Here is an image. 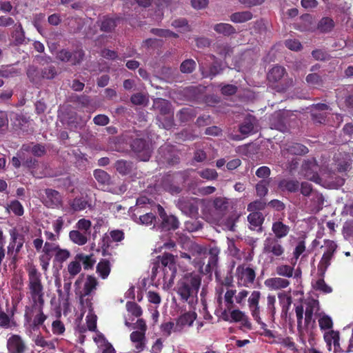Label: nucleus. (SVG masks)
<instances>
[{
	"label": "nucleus",
	"mask_w": 353,
	"mask_h": 353,
	"mask_svg": "<svg viewBox=\"0 0 353 353\" xmlns=\"http://www.w3.org/2000/svg\"><path fill=\"white\" fill-rule=\"evenodd\" d=\"M27 271L30 303L25 307L24 321L33 331L47 330L45 322L48 316L44 313L45 292L41 273L33 265Z\"/></svg>",
	"instance_id": "obj_1"
},
{
	"label": "nucleus",
	"mask_w": 353,
	"mask_h": 353,
	"mask_svg": "<svg viewBox=\"0 0 353 353\" xmlns=\"http://www.w3.org/2000/svg\"><path fill=\"white\" fill-rule=\"evenodd\" d=\"M201 283L202 276L200 273L194 271L186 272L176 282L174 291L181 303L188 305L190 309L195 310Z\"/></svg>",
	"instance_id": "obj_2"
},
{
	"label": "nucleus",
	"mask_w": 353,
	"mask_h": 353,
	"mask_svg": "<svg viewBox=\"0 0 353 353\" xmlns=\"http://www.w3.org/2000/svg\"><path fill=\"white\" fill-rule=\"evenodd\" d=\"M162 272L165 283H173L176 273V266L174 256L171 253L165 252L157 256L152 267V276H158Z\"/></svg>",
	"instance_id": "obj_3"
},
{
	"label": "nucleus",
	"mask_w": 353,
	"mask_h": 353,
	"mask_svg": "<svg viewBox=\"0 0 353 353\" xmlns=\"http://www.w3.org/2000/svg\"><path fill=\"white\" fill-rule=\"evenodd\" d=\"M267 79L270 85L279 92H285L293 82L288 77L285 68L280 65H274L268 71Z\"/></svg>",
	"instance_id": "obj_4"
},
{
	"label": "nucleus",
	"mask_w": 353,
	"mask_h": 353,
	"mask_svg": "<svg viewBox=\"0 0 353 353\" xmlns=\"http://www.w3.org/2000/svg\"><path fill=\"white\" fill-rule=\"evenodd\" d=\"M261 293L260 291L254 290L248 299V307L251 316L254 321L261 325L263 330L266 331L267 324L263 323L260 316V299Z\"/></svg>",
	"instance_id": "obj_5"
},
{
	"label": "nucleus",
	"mask_w": 353,
	"mask_h": 353,
	"mask_svg": "<svg viewBox=\"0 0 353 353\" xmlns=\"http://www.w3.org/2000/svg\"><path fill=\"white\" fill-rule=\"evenodd\" d=\"M131 150L134 152L138 158L143 161L149 160L152 150L150 143L145 138H135L130 143Z\"/></svg>",
	"instance_id": "obj_6"
},
{
	"label": "nucleus",
	"mask_w": 353,
	"mask_h": 353,
	"mask_svg": "<svg viewBox=\"0 0 353 353\" xmlns=\"http://www.w3.org/2000/svg\"><path fill=\"white\" fill-rule=\"evenodd\" d=\"M255 276V271L250 267L239 265L236 268V277H237V285L239 286H250L254 283Z\"/></svg>",
	"instance_id": "obj_7"
},
{
	"label": "nucleus",
	"mask_w": 353,
	"mask_h": 353,
	"mask_svg": "<svg viewBox=\"0 0 353 353\" xmlns=\"http://www.w3.org/2000/svg\"><path fill=\"white\" fill-rule=\"evenodd\" d=\"M8 303H6V312L0 306V327L4 329H12L17 326L14 320V314L17 312V303H12L10 308L8 307Z\"/></svg>",
	"instance_id": "obj_8"
},
{
	"label": "nucleus",
	"mask_w": 353,
	"mask_h": 353,
	"mask_svg": "<svg viewBox=\"0 0 353 353\" xmlns=\"http://www.w3.org/2000/svg\"><path fill=\"white\" fill-rule=\"evenodd\" d=\"M325 246L326 250L324 252L318 266L319 272H320L321 276H324L327 268L330 265V261L333 257L334 253L337 249V245L331 240H325Z\"/></svg>",
	"instance_id": "obj_9"
},
{
	"label": "nucleus",
	"mask_w": 353,
	"mask_h": 353,
	"mask_svg": "<svg viewBox=\"0 0 353 353\" xmlns=\"http://www.w3.org/2000/svg\"><path fill=\"white\" fill-rule=\"evenodd\" d=\"M85 52L82 49H77L72 52L63 49L57 54V58L63 62H69L71 65H79L82 62Z\"/></svg>",
	"instance_id": "obj_10"
},
{
	"label": "nucleus",
	"mask_w": 353,
	"mask_h": 353,
	"mask_svg": "<svg viewBox=\"0 0 353 353\" xmlns=\"http://www.w3.org/2000/svg\"><path fill=\"white\" fill-rule=\"evenodd\" d=\"M178 207L184 214L194 216L198 213V199L194 197H181L176 202Z\"/></svg>",
	"instance_id": "obj_11"
},
{
	"label": "nucleus",
	"mask_w": 353,
	"mask_h": 353,
	"mask_svg": "<svg viewBox=\"0 0 353 353\" xmlns=\"http://www.w3.org/2000/svg\"><path fill=\"white\" fill-rule=\"evenodd\" d=\"M8 353H26L28 345L19 334H12L7 341Z\"/></svg>",
	"instance_id": "obj_12"
},
{
	"label": "nucleus",
	"mask_w": 353,
	"mask_h": 353,
	"mask_svg": "<svg viewBox=\"0 0 353 353\" xmlns=\"http://www.w3.org/2000/svg\"><path fill=\"white\" fill-rule=\"evenodd\" d=\"M46 198L43 204L51 209H59L63 205V196L59 191L54 189L45 190Z\"/></svg>",
	"instance_id": "obj_13"
},
{
	"label": "nucleus",
	"mask_w": 353,
	"mask_h": 353,
	"mask_svg": "<svg viewBox=\"0 0 353 353\" xmlns=\"http://www.w3.org/2000/svg\"><path fill=\"white\" fill-rule=\"evenodd\" d=\"M10 241L8 245V253H20L25 242L23 234L17 232L16 229H12L10 231Z\"/></svg>",
	"instance_id": "obj_14"
},
{
	"label": "nucleus",
	"mask_w": 353,
	"mask_h": 353,
	"mask_svg": "<svg viewBox=\"0 0 353 353\" xmlns=\"http://www.w3.org/2000/svg\"><path fill=\"white\" fill-rule=\"evenodd\" d=\"M197 317L198 314L192 309L182 314L176 319L174 332H180L185 326H191Z\"/></svg>",
	"instance_id": "obj_15"
},
{
	"label": "nucleus",
	"mask_w": 353,
	"mask_h": 353,
	"mask_svg": "<svg viewBox=\"0 0 353 353\" xmlns=\"http://www.w3.org/2000/svg\"><path fill=\"white\" fill-rule=\"evenodd\" d=\"M264 252L270 253L274 256H281L284 254L285 249L276 238L268 237L264 241Z\"/></svg>",
	"instance_id": "obj_16"
},
{
	"label": "nucleus",
	"mask_w": 353,
	"mask_h": 353,
	"mask_svg": "<svg viewBox=\"0 0 353 353\" xmlns=\"http://www.w3.org/2000/svg\"><path fill=\"white\" fill-rule=\"evenodd\" d=\"M162 187L164 190L171 194H178L182 191L180 184L176 181V176L173 174H168L163 176Z\"/></svg>",
	"instance_id": "obj_17"
},
{
	"label": "nucleus",
	"mask_w": 353,
	"mask_h": 353,
	"mask_svg": "<svg viewBox=\"0 0 353 353\" xmlns=\"http://www.w3.org/2000/svg\"><path fill=\"white\" fill-rule=\"evenodd\" d=\"M220 252V248L216 245L209 248L208 252V254L209 256L208 264L203 270L204 274H210L212 270L217 267V265L219 264V256Z\"/></svg>",
	"instance_id": "obj_18"
},
{
	"label": "nucleus",
	"mask_w": 353,
	"mask_h": 353,
	"mask_svg": "<svg viewBox=\"0 0 353 353\" xmlns=\"http://www.w3.org/2000/svg\"><path fill=\"white\" fill-rule=\"evenodd\" d=\"M318 169V164L314 159H307L304 161L302 165V172L305 176L311 181H316L319 179V174L316 172Z\"/></svg>",
	"instance_id": "obj_19"
},
{
	"label": "nucleus",
	"mask_w": 353,
	"mask_h": 353,
	"mask_svg": "<svg viewBox=\"0 0 353 353\" xmlns=\"http://www.w3.org/2000/svg\"><path fill=\"white\" fill-rule=\"evenodd\" d=\"M10 36L15 46H21L26 43V33L21 23L18 22L14 25Z\"/></svg>",
	"instance_id": "obj_20"
},
{
	"label": "nucleus",
	"mask_w": 353,
	"mask_h": 353,
	"mask_svg": "<svg viewBox=\"0 0 353 353\" xmlns=\"http://www.w3.org/2000/svg\"><path fill=\"white\" fill-rule=\"evenodd\" d=\"M248 221L251 230H256L259 232L263 230L262 225L265 221V217L262 212H251L248 216Z\"/></svg>",
	"instance_id": "obj_21"
},
{
	"label": "nucleus",
	"mask_w": 353,
	"mask_h": 353,
	"mask_svg": "<svg viewBox=\"0 0 353 353\" xmlns=\"http://www.w3.org/2000/svg\"><path fill=\"white\" fill-rule=\"evenodd\" d=\"M278 188L282 192H296L300 189V183L295 179H283L279 181Z\"/></svg>",
	"instance_id": "obj_22"
},
{
	"label": "nucleus",
	"mask_w": 353,
	"mask_h": 353,
	"mask_svg": "<svg viewBox=\"0 0 353 353\" xmlns=\"http://www.w3.org/2000/svg\"><path fill=\"white\" fill-rule=\"evenodd\" d=\"M290 230V228L284 224L283 221L279 220L274 221L272 225V231L274 234L273 238H277V239H281L288 236Z\"/></svg>",
	"instance_id": "obj_23"
},
{
	"label": "nucleus",
	"mask_w": 353,
	"mask_h": 353,
	"mask_svg": "<svg viewBox=\"0 0 353 353\" xmlns=\"http://www.w3.org/2000/svg\"><path fill=\"white\" fill-rule=\"evenodd\" d=\"M265 286L270 290H281L287 288L290 283L288 280L281 277H273L268 279L264 282Z\"/></svg>",
	"instance_id": "obj_24"
},
{
	"label": "nucleus",
	"mask_w": 353,
	"mask_h": 353,
	"mask_svg": "<svg viewBox=\"0 0 353 353\" xmlns=\"http://www.w3.org/2000/svg\"><path fill=\"white\" fill-rule=\"evenodd\" d=\"M275 272L279 276L284 278H291L294 276V278L297 279L299 276L297 269L294 270V266H290V265H279L275 268Z\"/></svg>",
	"instance_id": "obj_25"
},
{
	"label": "nucleus",
	"mask_w": 353,
	"mask_h": 353,
	"mask_svg": "<svg viewBox=\"0 0 353 353\" xmlns=\"http://www.w3.org/2000/svg\"><path fill=\"white\" fill-rule=\"evenodd\" d=\"M120 20L121 18L119 17H103L101 20L100 29L101 31L105 32H112L114 30L115 27L118 26V23Z\"/></svg>",
	"instance_id": "obj_26"
},
{
	"label": "nucleus",
	"mask_w": 353,
	"mask_h": 353,
	"mask_svg": "<svg viewBox=\"0 0 353 353\" xmlns=\"http://www.w3.org/2000/svg\"><path fill=\"white\" fill-rule=\"evenodd\" d=\"M196 115V112L192 107L183 108L176 114V117L181 123L191 121Z\"/></svg>",
	"instance_id": "obj_27"
},
{
	"label": "nucleus",
	"mask_w": 353,
	"mask_h": 353,
	"mask_svg": "<svg viewBox=\"0 0 353 353\" xmlns=\"http://www.w3.org/2000/svg\"><path fill=\"white\" fill-rule=\"evenodd\" d=\"M214 32L224 37H230L236 33L235 28L230 23H219L213 26Z\"/></svg>",
	"instance_id": "obj_28"
},
{
	"label": "nucleus",
	"mask_w": 353,
	"mask_h": 353,
	"mask_svg": "<svg viewBox=\"0 0 353 353\" xmlns=\"http://www.w3.org/2000/svg\"><path fill=\"white\" fill-rule=\"evenodd\" d=\"M211 59L213 60L212 63L210 65L208 74H203L205 77H210L211 79L219 75V74H221L223 68H222V64L217 60V57L215 55H210Z\"/></svg>",
	"instance_id": "obj_29"
},
{
	"label": "nucleus",
	"mask_w": 353,
	"mask_h": 353,
	"mask_svg": "<svg viewBox=\"0 0 353 353\" xmlns=\"http://www.w3.org/2000/svg\"><path fill=\"white\" fill-rule=\"evenodd\" d=\"M133 168V163L131 161L121 159L117 160L114 164L115 170L122 175L130 174Z\"/></svg>",
	"instance_id": "obj_30"
},
{
	"label": "nucleus",
	"mask_w": 353,
	"mask_h": 353,
	"mask_svg": "<svg viewBox=\"0 0 353 353\" xmlns=\"http://www.w3.org/2000/svg\"><path fill=\"white\" fill-rule=\"evenodd\" d=\"M305 81L309 86L313 88H320L323 86L324 81L319 73H309Z\"/></svg>",
	"instance_id": "obj_31"
},
{
	"label": "nucleus",
	"mask_w": 353,
	"mask_h": 353,
	"mask_svg": "<svg viewBox=\"0 0 353 353\" xmlns=\"http://www.w3.org/2000/svg\"><path fill=\"white\" fill-rule=\"evenodd\" d=\"M70 240L77 245H84L88 242V238L85 234L81 233L78 230H72L69 232Z\"/></svg>",
	"instance_id": "obj_32"
},
{
	"label": "nucleus",
	"mask_w": 353,
	"mask_h": 353,
	"mask_svg": "<svg viewBox=\"0 0 353 353\" xmlns=\"http://www.w3.org/2000/svg\"><path fill=\"white\" fill-rule=\"evenodd\" d=\"M161 219V228L163 230H174L179 227V219L174 215H167Z\"/></svg>",
	"instance_id": "obj_33"
},
{
	"label": "nucleus",
	"mask_w": 353,
	"mask_h": 353,
	"mask_svg": "<svg viewBox=\"0 0 353 353\" xmlns=\"http://www.w3.org/2000/svg\"><path fill=\"white\" fill-rule=\"evenodd\" d=\"M132 219L136 223L148 226L151 225L154 222L156 216L152 212H145L144 214L139 216L134 214Z\"/></svg>",
	"instance_id": "obj_34"
},
{
	"label": "nucleus",
	"mask_w": 353,
	"mask_h": 353,
	"mask_svg": "<svg viewBox=\"0 0 353 353\" xmlns=\"http://www.w3.org/2000/svg\"><path fill=\"white\" fill-rule=\"evenodd\" d=\"M156 108L159 111V116L173 114L171 112L170 103L165 99H159L158 101L154 102Z\"/></svg>",
	"instance_id": "obj_35"
},
{
	"label": "nucleus",
	"mask_w": 353,
	"mask_h": 353,
	"mask_svg": "<svg viewBox=\"0 0 353 353\" xmlns=\"http://www.w3.org/2000/svg\"><path fill=\"white\" fill-rule=\"evenodd\" d=\"M254 117L249 116L245 117L243 123L240 125L239 132L243 134H248L254 131Z\"/></svg>",
	"instance_id": "obj_36"
},
{
	"label": "nucleus",
	"mask_w": 353,
	"mask_h": 353,
	"mask_svg": "<svg viewBox=\"0 0 353 353\" xmlns=\"http://www.w3.org/2000/svg\"><path fill=\"white\" fill-rule=\"evenodd\" d=\"M70 206L74 211H81L87 208H91L88 201L82 197H75L70 202Z\"/></svg>",
	"instance_id": "obj_37"
},
{
	"label": "nucleus",
	"mask_w": 353,
	"mask_h": 353,
	"mask_svg": "<svg viewBox=\"0 0 353 353\" xmlns=\"http://www.w3.org/2000/svg\"><path fill=\"white\" fill-rule=\"evenodd\" d=\"M252 18V14L250 11L237 12L230 16V19L234 23H245Z\"/></svg>",
	"instance_id": "obj_38"
},
{
	"label": "nucleus",
	"mask_w": 353,
	"mask_h": 353,
	"mask_svg": "<svg viewBox=\"0 0 353 353\" xmlns=\"http://www.w3.org/2000/svg\"><path fill=\"white\" fill-rule=\"evenodd\" d=\"M75 259H79L80 264H83L85 270L92 269L95 263V260L92 257V254L86 255L83 253L76 254Z\"/></svg>",
	"instance_id": "obj_39"
},
{
	"label": "nucleus",
	"mask_w": 353,
	"mask_h": 353,
	"mask_svg": "<svg viewBox=\"0 0 353 353\" xmlns=\"http://www.w3.org/2000/svg\"><path fill=\"white\" fill-rule=\"evenodd\" d=\"M214 52L226 58L232 54V48L228 43H216L214 45Z\"/></svg>",
	"instance_id": "obj_40"
},
{
	"label": "nucleus",
	"mask_w": 353,
	"mask_h": 353,
	"mask_svg": "<svg viewBox=\"0 0 353 353\" xmlns=\"http://www.w3.org/2000/svg\"><path fill=\"white\" fill-rule=\"evenodd\" d=\"M334 26L333 19L329 17H324L319 21L317 28L321 32L327 33L330 32Z\"/></svg>",
	"instance_id": "obj_41"
},
{
	"label": "nucleus",
	"mask_w": 353,
	"mask_h": 353,
	"mask_svg": "<svg viewBox=\"0 0 353 353\" xmlns=\"http://www.w3.org/2000/svg\"><path fill=\"white\" fill-rule=\"evenodd\" d=\"M96 270L102 279H106L110 272V264L108 259H102L96 266Z\"/></svg>",
	"instance_id": "obj_42"
},
{
	"label": "nucleus",
	"mask_w": 353,
	"mask_h": 353,
	"mask_svg": "<svg viewBox=\"0 0 353 353\" xmlns=\"http://www.w3.org/2000/svg\"><path fill=\"white\" fill-rule=\"evenodd\" d=\"M288 153L294 155H304L309 152L308 148L299 143H293L288 147Z\"/></svg>",
	"instance_id": "obj_43"
},
{
	"label": "nucleus",
	"mask_w": 353,
	"mask_h": 353,
	"mask_svg": "<svg viewBox=\"0 0 353 353\" xmlns=\"http://www.w3.org/2000/svg\"><path fill=\"white\" fill-rule=\"evenodd\" d=\"M95 180L103 185H109L110 176L106 171L103 170H94L93 173Z\"/></svg>",
	"instance_id": "obj_44"
},
{
	"label": "nucleus",
	"mask_w": 353,
	"mask_h": 353,
	"mask_svg": "<svg viewBox=\"0 0 353 353\" xmlns=\"http://www.w3.org/2000/svg\"><path fill=\"white\" fill-rule=\"evenodd\" d=\"M275 303L276 298L274 295L268 294L267 296V315L268 316V319L270 321H273L274 318V314L276 312L275 309Z\"/></svg>",
	"instance_id": "obj_45"
},
{
	"label": "nucleus",
	"mask_w": 353,
	"mask_h": 353,
	"mask_svg": "<svg viewBox=\"0 0 353 353\" xmlns=\"http://www.w3.org/2000/svg\"><path fill=\"white\" fill-rule=\"evenodd\" d=\"M270 183V179L261 180L255 186L256 195L261 198L264 197L268 192V187Z\"/></svg>",
	"instance_id": "obj_46"
},
{
	"label": "nucleus",
	"mask_w": 353,
	"mask_h": 353,
	"mask_svg": "<svg viewBox=\"0 0 353 353\" xmlns=\"http://www.w3.org/2000/svg\"><path fill=\"white\" fill-rule=\"evenodd\" d=\"M7 210H10L12 213L17 216H21L24 214V208L20 201L17 200H12L8 205Z\"/></svg>",
	"instance_id": "obj_47"
},
{
	"label": "nucleus",
	"mask_w": 353,
	"mask_h": 353,
	"mask_svg": "<svg viewBox=\"0 0 353 353\" xmlns=\"http://www.w3.org/2000/svg\"><path fill=\"white\" fill-rule=\"evenodd\" d=\"M33 341L37 346L41 347L43 348L47 347L49 350L55 349L54 342L47 341L41 334L37 335Z\"/></svg>",
	"instance_id": "obj_48"
},
{
	"label": "nucleus",
	"mask_w": 353,
	"mask_h": 353,
	"mask_svg": "<svg viewBox=\"0 0 353 353\" xmlns=\"http://www.w3.org/2000/svg\"><path fill=\"white\" fill-rule=\"evenodd\" d=\"M70 256V252L68 249L59 248L54 254V261L57 263H63Z\"/></svg>",
	"instance_id": "obj_49"
},
{
	"label": "nucleus",
	"mask_w": 353,
	"mask_h": 353,
	"mask_svg": "<svg viewBox=\"0 0 353 353\" xmlns=\"http://www.w3.org/2000/svg\"><path fill=\"white\" fill-rule=\"evenodd\" d=\"M27 75L30 81L32 83H37L43 79L41 72L34 66H30L28 69Z\"/></svg>",
	"instance_id": "obj_50"
},
{
	"label": "nucleus",
	"mask_w": 353,
	"mask_h": 353,
	"mask_svg": "<svg viewBox=\"0 0 353 353\" xmlns=\"http://www.w3.org/2000/svg\"><path fill=\"white\" fill-rule=\"evenodd\" d=\"M126 308L128 312L137 318L141 316L143 314V310L141 305L134 302H127Z\"/></svg>",
	"instance_id": "obj_51"
},
{
	"label": "nucleus",
	"mask_w": 353,
	"mask_h": 353,
	"mask_svg": "<svg viewBox=\"0 0 353 353\" xmlns=\"http://www.w3.org/2000/svg\"><path fill=\"white\" fill-rule=\"evenodd\" d=\"M20 72L11 65H3L0 68V77L9 78L18 76Z\"/></svg>",
	"instance_id": "obj_52"
},
{
	"label": "nucleus",
	"mask_w": 353,
	"mask_h": 353,
	"mask_svg": "<svg viewBox=\"0 0 353 353\" xmlns=\"http://www.w3.org/2000/svg\"><path fill=\"white\" fill-rule=\"evenodd\" d=\"M195 67V61L192 59H188L181 63L180 70L183 74H190L194 70Z\"/></svg>",
	"instance_id": "obj_53"
},
{
	"label": "nucleus",
	"mask_w": 353,
	"mask_h": 353,
	"mask_svg": "<svg viewBox=\"0 0 353 353\" xmlns=\"http://www.w3.org/2000/svg\"><path fill=\"white\" fill-rule=\"evenodd\" d=\"M97 285V282L96 279L92 276H88L83 288L84 296L89 295L92 291L96 288Z\"/></svg>",
	"instance_id": "obj_54"
},
{
	"label": "nucleus",
	"mask_w": 353,
	"mask_h": 353,
	"mask_svg": "<svg viewBox=\"0 0 353 353\" xmlns=\"http://www.w3.org/2000/svg\"><path fill=\"white\" fill-rule=\"evenodd\" d=\"M82 267L81 264L79 263V261L78 259H75L71 261L68 265V271L71 277H74L77 274L81 271Z\"/></svg>",
	"instance_id": "obj_55"
},
{
	"label": "nucleus",
	"mask_w": 353,
	"mask_h": 353,
	"mask_svg": "<svg viewBox=\"0 0 353 353\" xmlns=\"http://www.w3.org/2000/svg\"><path fill=\"white\" fill-rule=\"evenodd\" d=\"M339 336L340 333L339 331L330 330L325 332L323 337L327 345L328 346L329 350L331 349L332 343L334 342V339H336Z\"/></svg>",
	"instance_id": "obj_56"
},
{
	"label": "nucleus",
	"mask_w": 353,
	"mask_h": 353,
	"mask_svg": "<svg viewBox=\"0 0 353 353\" xmlns=\"http://www.w3.org/2000/svg\"><path fill=\"white\" fill-rule=\"evenodd\" d=\"M267 203L263 199L255 200L248 205V210L250 212H259L265 209Z\"/></svg>",
	"instance_id": "obj_57"
},
{
	"label": "nucleus",
	"mask_w": 353,
	"mask_h": 353,
	"mask_svg": "<svg viewBox=\"0 0 353 353\" xmlns=\"http://www.w3.org/2000/svg\"><path fill=\"white\" fill-rule=\"evenodd\" d=\"M228 202L227 199L223 197H216L213 201V207L219 211H225L228 209Z\"/></svg>",
	"instance_id": "obj_58"
},
{
	"label": "nucleus",
	"mask_w": 353,
	"mask_h": 353,
	"mask_svg": "<svg viewBox=\"0 0 353 353\" xmlns=\"http://www.w3.org/2000/svg\"><path fill=\"white\" fill-rule=\"evenodd\" d=\"M60 245L57 243H50L49 241H46L44 243L42 252L47 254V255L53 256L57 249L60 248Z\"/></svg>",
	"instance_id": "obj_59"
},
{
	"label": "nucleus",
	"mask_w": 353,
	"mask_h": 353,
	"mask_svg": "<svg viewBox=\"0 0 353 353\" xmlns=\"http://www.w3.org/2000/svg\"><path fill=\"white\" fill-rule=\"evenodd\" d=\"M199 174L203 179L207 180H215L219 176L216 170L208 168L201 170L199 172Z\"/></svg>",
	"instance_id": "obj_60"
},
{
	"label": "nucleus",
	"mask_w": 353,
	"mask_h": 353,
	"mask_svg": "<svg viewBox=\"0 0 353 353\" xmlns=\"http://www.w3.org/2000/svg\"><path fill=\"white\" fill-rule=\"evenodd\" d=\"M319 323L322 330H331L333 326L332 319L326 314L319 319Z\"/></svg>",
	"instance_id": "obj_61"
},
{
	"label": "nucleus",
	"mask_w": 353,
	"mask_h": 353,
	"mask_svg": "<svg viewBox=\"0 0 353 353\" xmlns=\"http://www.w3.org/2000/svg\"><path fill=\"white\" fill-rule=\"evenodd\" d=\"M157 119H159L165 130H170L174 125L173 114L159 116Z\"/></svg>",
	"instance_id": "obj_62"
},
{
	"label": "nucleus",
	"mask_w": 353,
	"mask_h": 353,
	"mask_svg": "<svg viewBox=\"0 0 353 353\" xmlns=\"http://www.w3.org/2000/svg\"><path fill=\"white\" fill-rule=\"evenodd\" d=\"M314 288L316 290L321 291L325 294H328L332 292V288L325 283L323 277L316 282V284L314 285Z\"/></svg>",
	"instance_id": "obj_63"
},
{
	"label": "nucleus",
	"mask_w": 353,
	"mask_h": 353,
	"mask_svg": "<svg viewBox=\"0 0 353 353\" xmlns=\"http://www.w3.org/2000/svg\"><path fill=\"white\" fill-rule=\"evenodd\" d=\"M43 79H52L57 75V70L54 66L49 65L41 70Z\"/></svg>",
	"instance_id": "obj_64"
}]
</instances>
